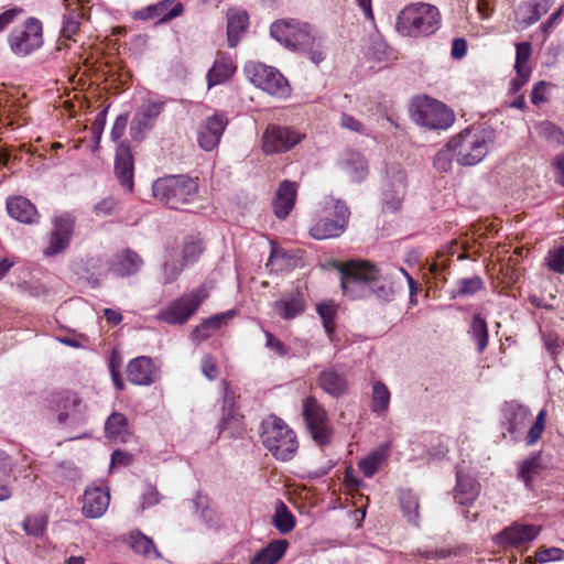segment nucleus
I'll return each instance as SVG.
<instances>
[{"instance_id": "nucleus-38", "label": "nucleus", "mask_w": 564, "mask_h": 564, "mask_svg": "<svg viewBox=\"0 0 564 564\" xmlns=\"http://www.w3.org/2000/svg\"><path fill=\"white\" fill-rule=\"evenodd\" d=\"M399 501L401 506V511L406 521L414 525L419 527L420 522V501L419 497L410 489H404L400 491Z\"/></svg>"}, {"instance_id": "nucleus-32", "label": "nucleus", "mask_w": 564, "mask_h": 564, "mask_svg": "<svg viewBox=\"0 0 564 564\" xmlns=\"http://www.w3.org/2000/svg\"><path fill=\"white\" fill-rule=\"evenodd\" d=\"M249 17L242 10H229L227 13V39L230 47L237 46L241 34L247 30Z\"/></svg>"}, {"instance_id": "nucleus-42", "label": "nucleus", "mask_w": 564, "mask_h": 564, "mask_svg": "<svg viewBox=\"0 0 564 564\" xmlns=\"http://www.w3.org/2000/svg\"><path fill=\"white\" fill-rule=\"evenodd\" d=\"M390 391L387 386L377 381L372 386L371 410L375 413H383L389 409Z\"/></svg>"}, {"instance_id": "nucleus-57", "label": "nucleus", "mask_w": 564, "mask_h": 564, "mask_svg": "<svg viewBox=\"0 0 564 564\" xmlns=\"http://www.w3.org/2000/svg\"><path fill=\"white\" fill-rule=\"evenodd\" d=\"M536 129L539 135L549 141L560 143L563 138L562 132L549 121L540 122Z\"/></svg>"}, {"instance_id": "nucleus-26", "label": "nucleus", "mask_w": 564, "mask_h": 564, "mask_svg": "<svg viewBox=\"0 0 564 564\" xmlns=\"http://www.w3.org/2000/svg\"><path fill=\"white\" fill-rule=\"evenodd\" d=\"M530 415L529 409L516 401L506 402L502 408L503 424L512 435L524 429Z\"/></svg>"}, {"instance_id": "nucleus-14", "label": "nucleus", "mask_w": 564, "mask_h": 564, "mask_svg": "<svg viewBox=\"0 0 564 564\" xmlns=\"http://www.w3.org/2000/svg\"><path fill=\"white\" fill-rule=\"evenodd\" d=\"M164 102L154 97H148L135 110L130 123V137L135 141H141L148 132L154 127L155 120L161 115Z\"/></svg>"}, {"instance_id": "nucleus-61", "label": "nucleus", "mask_w": 564, "mask_h": 564, "mask_svg": "<svg viewBox=\"0 0 564 564\" xmlns=\"http://www.w3.org/2000/svg\"><path fill=\"white\" fill-rule=\"evenodd\" d=\"M160 501V495L155 487L148 485L141 497V508L145 509Z\"/></svg>"}, {"instance_id": "nucleus-64", "label": "nucleus", "mask_w": 564, "mask_h": 564, "mask_svg": "<svg viewBox=\"0 0 564 564\" xmlns=\"http://www.w3.org/2000/svg\"><path fill=\"white\" fill-rule=\"evenodd\" d=\"M264 334H265V338H267L265 346L269 349L273 350L276 355H279L281 357H283L288 354V348L280 339L274 337L270 332H265Z\"/></svg>"}, {"instance_id": "nucleus-60", "label": "nucleus", "mask_w": 564, "mask_h": 564, "mask_svg": "<svg viewBox=\"0 0 564 564\" xmlns=\"http://www.w3.org/2000/svg\"><path fill=\"white\" fill-rule=\"evenodd\" d=\"M200 368L203 375L208 380H215L219 375L217 360L210 355H206L203 357Z\"/></svg>"}, {"instance_id": "nucleus-25", "label": "nucleus", "mask_w": 564, "mask_h": 564, "mask_svg": "<svg viewBox=\"0 0 564 564\" xmlns=\"http://www.w3.org/2000/svg\"><path fill=\"white\" fill-rule=\"evenodd\" d=\"M115 173L122 186L129 191L133 187V158L130 148L120 143L116 152Z\"/></svg>"}, {"instance_id": "nucleus-21", "label": "nucleus", "mask_w": 564, "mask_h": 564, "mask_svg": "<svg viewBox=\"0 0 564 564\" xmlns=\"http://www.w3.org/2000/svg\"><path fill=\"white\" fill-rule=\"evenodd\" d=\"M540 531V527L516 522L500 532L497 538L502 545L519 546L533 541Z\"/></svg>"}, {"instance_id": "nucleus-44", "label": "nucleus", "mask_w": 564, "mask_h": 564, "mask_svg": "<svg viewBox=\"0 0 564 564\" xmlns=\"http://www.w3.org/2000/svg\"><path fill=\"white\" fill-rule=\"evenodd\" d=\"M541 468L540 455H532L521 463L518 470V478L522 480L527 487H530L533 477L539 474Z\"/></svg>"}, {"instance_id": "nucleus-56", "label": "nucleus", "mask_w": 564, "mask_h": 564, "mask_svg": "<svg viewBox=\"0 0 564 564\" xmlns=\"http://www.w3.org/2000/svg\"><path fill=\"white\" fill-rule=\"evenodd\" d=\"M544 425H545V411L542 410L539 412V414L535 419V422L533 423V425L530 427V430L528 432V435L525 437L528 445H533L534 443H536L539 441V438L541 437V435L544 431Z\"/></svg>"}, {"instance_id": "nucleus-39", "label": "nucleus", "mask_w": 564, "mask_h": 564, "mask_svg": "<svg viewBox=\"0 0 564 564\" xmlns=\"http://www.w3.org/2000/svg\"><path fill=\"white\" fill-rule=\"evenodd\" d=\"M388 456L389 445H381L359 462V469L366 477L370 478L380 469Z\"/></svg>"}, {"instance_id": "nucleus-48", "label": "nucleus", "mask_w": 564, "mask_h": 564, "mask_svg": "<svg viewBox=\"0 0 564 564\" xmlns=\"http://www.w3.org/2000/svg\"><path fill=\"white\" fill-rule=\"evenodd\" d=\"M453 160H456L455 147H451V140L436 153L434 166L441 172H447L452 167Z\"/></svg>"}, {"instance_id": "nucleus-54", "label": "nucleus", "mask_w": 564, "mask_h": 564, "mask_svg": "<svg viewBox=\"0 0 564 564\" xmlns=\"http://www.w3.org/2000/svg\"><path fill=\"white\" fill-rule=\"evenodd\" d=\"M185 265L186 264L184 262H180L177 259H173L171 257V259L165 261L163 267V282L165 284L174 282Z\"/></svg>"}, {"instance_id": "nucleus-15", "label": "nucleus", "mask_w": 564, "mask_h": 564, "mask_svg": "<svg viewBox=\"0 0 564 564\" xmlns=\"http://www.w3.org/2000/svg\"><path fill=\"white\" fill-rule=\"evenodd\" d=\"M303 137L288 127L269 126L262 135V149L267 154L285 152L300 143Z\"/></svg>"}, {"instance_id": "nucleus-6", "label": "nucleus", "mask_w": 564, "mask_h": 564, "mask_svg": "<svg viewBox=\"0 0 564 564\" xmlns=\"http://www.w3.org/2000/svg\"><path fill=\"white\" fill-rule=\"evenodd\" d=\"M153 196L171 208L178 209L194 200L197 183L186 175H169L156 180L152 186Z\"/></svg>"}, {"instance_id": "nucleus-53", "label": "nucleus", "mask_w": 564, "mask_h": 564, "mask_svg": "<svg viewBox=\"0 0 564 564\" xmlns=\"http://www.w3.org/2000/svg\"><path fill=\"white\" fill-rule=\"evenodd\" d=\"M82 14L78 9H74L64 18L62 26V35L70 39L79 29V20Z\"/></svg>"}, {"instance_id": "nucleus-17", "label": "nucleus", "mask_w": 564, "mask_h": 564, "mask_svg": "<svg viewBox=\"0 0 564 564\" xmlns=\"http://www.w3.org/2000/svg\"><path fill=\"white\" fill-rule=\"evenodd\" d=\"M227 126L228 118L221 112L207 117L197 128L198 145L205 151H213L219 144Z\"/></svg>"}, {"instance_id": "nucleus-35", "label": "nucleus", "mask_w": 564, "mask_h": 564, "mask_svg": "<svg viewBox=\"0 0 564 564\" xmlns=\"http://www.w3.org/2000/svg\"><path fill=\"white\" fill-rule=\"evenodd\" d=\"M232 316V312H227L224 314H217L213 317H209L208 319L204 321L200 325L194 328V330L191 334L192 340L195 341L196 344H199L208 339L217 329L221 327V325L227 318H230Z\"/></svg>"}, {"instance_id": "nucleus-55", "label": "nucleus", "mask_w": 564, "mask_h": 564, "mask_svg": "<svg viewBox=\"0 0 564 564\" xmlns=\"http://www.w3.org/2000/svg\"><path fill=\"white\" fill-rule=\"evenodd\" d=\"M535 562L544 564L564 560V550L560 547H540L535 552Z\"/></svg>"}, {"instance_id": "nucleus-63", "label": "nucleus", "mask_w": 564, "mask_h": 564, "mask_svg": "<svg viewBox=\"0 0 564 564\" xmlns=\"http://www.w3.org/2000/svg\"><path fill=\"white\" fill-rule=\"evenodd\" d=\"M22 291L30 296L41 297L47 294V289L41 282H24L20 285Z\"/></svg>"}, {"instance_id": "nucleus-30", "label": "nucleus", "mask_w": 564, "mask_h": 564, "mask_svg": "<svg viewBox=\"0 0 564 564\" xmlns=\"http://www.w3.org/2000/svg\"><path fill=\"white\" fill-rule=\"evenodd\" d=\"M551 8L550 0H534L520 4L516 12L517 21L522 28L538 22Z\"/></svg>"}, {"instance_id": "nucleus-31", "label": "nucleus", "mask_w": 564, "mask_h": 564, "mask_svg": "<svg viewBox=\"0 0 564 564\" xmlns=\"http://www.w3.org/2000/svg\"><path fill=\"white\" fill-rule=\"evenodd\" d=\"M341 169L355 182H361L368 174V163L364 155L356 151H347L340 159Z\"/></svg>"}, {"instance_id": "nucleus-10", "label": "nucleus", "mask_w": 564, "mask_h": 564, "mask_svg": "<svg viewBox=\"0 0 564 564\" xmlns=\"http://www.w3.org/2000/svg\"><path fill=\"white\" fill-rule=\"evenodd\" d=\"M48 409L56 413L57 422L63 425H79L86 419V405L70 391L52 393Z\"/></svg>"}, {"instance_id": "nucleus-24", "label": "nucleus", "mask_w": 564, "mask_h": 564, "mask_svg": "<svg viewBox=\"0 0 564 564\" xmlns=\"http://www.w3.org/2000/svg\"><path fill=\"white\" fill-rule=\"evenodd\" d=\"M297 194V184L283 181L276 189L273 199V213L279 219H285L294 207Z\"/></svg>"}, {"instance_id": "nucleus-3", "label": "nucleus", "mask_w": 564, "mask_h": 564, "mask_svg": "<svg viewBox=\"0 0 564 564\" xmlns=\"http://www.w3.org/2000/svg\"><path fill=\"white\" fill-rule=\"evenodd\" d=\"M494 141L495 133L492 129L485 126H473L453 137L451 147H455L458 164L471 166L486 158Z\"/></svg>"}, {"instance_id": "nucleus-23", "label": "nucleus", "mask_w": 564, "mask_h": 564, "mask_svg": "<svg viewBox=\"0 0 564 564\" xmlns=\"http://www.w3.org/2000/svg\"><path fill=\"white\" fill-rule=\"evenodd\" d=\"M219 434L236 438L240 437L245 432L243 416L234 408L228 393L225 394L223 405V416L218 423Z\"/></svg>"}, {"instance_id": "nucleus-59", "label": "nucleus", "mask_w": 564, "mask_h": 564, "mask_svg": "<svg viewBox=\"0 0 564 564\" xmlns=\"http://www.w3.org/2000/svg\"><path fill=\"white\" fill-rule=\"evenodd\" d=\"M339 124L341 128L350 130L352 132H357L360 134H368L367 129L364 126V123L350 115L343 113L340 116Z\"/></svg>"}, {"instance_id": "nucleus-19", "label": "nucleus", "mask_w": 564, "mask_h": 564, "mask_svg": "<svg viewBox=\"0 0 564 564\" xmlns=\"http://www.w3.org/2000/svg\"><path fill=\"white\" fill-rule=\"evenodd\" d=\"M109 489L104 485L89 486L84 494L83 513L88 518H99L108 509Z\"/></svg>"}, {"instance_id": "nucleus-36", "label": "nucleus", "mask_w": 564, "mask_h": 564, "mask_svg": "<svg viewBox=\"0 0 564 564\" xmlns=\"http://www.w3.org/2000/svg\"><path fill=\"white\" fill-rule=\"evenodd\" d=\"M286 540H275L259 551L249 564H276L284 555L288 549Z\"/></svg>"}, {"instance_id": "nucleus-9", "label": "nucleus", "mask_w": 564, "mask_h": 564, "mask_svg": "<svg viewBox=\"0 0 564 564\" xmlns=\"http://www.w3.org/2000/svg\"><path fill=\"white\" fill-rule=\"evenodd\" d=\"M208 293L204 286H199L183 294L160 311L158 318L170 325L185 324L193 316Z\"/></svg>"}, {"instance_id": "nucleus-45", "label": "nucleus", "mask_w": 564, "mask_h": 564, "mask_svg": "<svg viewBox=\"0 0 564 564\" xmlns=\"http://www.w3.org/2000/svg\"><path fill=\"white\" fill-rule=\"evenodd\" d=\"M484 288V280L479 275L459 279L456 282L454 296H469L479 292Z\"/></svg>"}, {"instance_id": "nucleus-13", "label": "nucleus", "mask_w": 564, "mask_h": 564, "mask_svg": "<svg viewBox=\"0 0 564 564\" xmlns=\"http://www.w3.org/2000/svg\"><path fill=\"white\" fill-rule=\"evenodd\" d=\"M303 416L307 429L318 445H326L330 441L332 427L328 424L324 408L314 397H307L303 401Z\"/></svg>"}, {"instance_id": "nucleus-27", "label": "nucleus", "mask_w": 564, "mask_h": 564, "mask_svg": "<svg viewBox=\"0 0 564 564\" xmlns=\"http://www.w3.org/2000/svg\"><path fill=\"white\" fill-rule=\"evenodd\" d=\"M273 308L283 319H292L304 312V295L299 290L285 293L274 302Z\"/></svg>"}, {"instance_id": "nucleus-50", "label": "nucleus", "mask_w": 564, "mask_h": 564, "mask_svg": "<svg viewBox=\"0 0 564 564\" xmlns=\"http://www.w3.org/2000/svg\"><path fill=\"white\" fill-rule=\"evenodd\" d=\"M545 261L550 270L558 274H564V246L551 249Z\"/></svg>"}, {"instance_id": "nucleus-5", "label": "nucleus", "mask_w": 564, "mask_h": 564, "mask_svg": "<svg viewBox=\"0 0 564 564\" xmlns=\"http://www.w3.org/2000/svg\"><path fill=\"white\" fill-rule=\"evenodd\" d=\"M262 443L280 460L291 459L297 449L295 433L275 415H269L262 422Z\"/></svg>"}, {"instance_id": "nucleus-12", "label": "nucleus", "mask_w": 564, "mask_h": 564, "mask_svg": "<svg viewBox=\"0 0 564 564\" xmlns=\"http://www.w3.org/2000/svg\"><path fill=\"white\" fill-rule=\"evenodd\" d=\"M9 43L12 52L25 56L40 48L43 44L42 24L34 18H29L23 28L11 32Z\"/></svg>"}, {"instance_id": "nucleus-7", "label": "nucleus", "mask_w": 564, "mask_h": 564, "mask_svg": "<svg viewBox=\"0 0 564 564\" xmlns=\"http://www.w3.org/2000/svg\"><path fill=\"white\" fill-rule=\"evenodd\" d=\"M271 35L285 47L294 51H307L316 41V31L307 23L296 20L274 22Z\"/></svg>"}, {"instance_id": "nucleus-46", "label": "nucleus", "mask_w": 564, "mask_h": 564, "mask_svg": "<svg viewBox=\"0 0 564 564\" xmlns=\"http://www.w3.org/2000/svg\"><path fill=\"white\" fill-rule=\"evenodd\" d=\"M318 315L323 321L324 328L328 335L334 332V319L337 313V305L334 301H325L316 307Z\"/></svg>"}, {"instance_id": "nucleus-58", "label": "nucleus", "mask_w": 564, "mask_h": 564, "mask_svg": "<svg viewBox=\"0 0 564 564\" xmlns=\"http://www.w3.org/2000/svg\"><path fill=\"white\" fill-rule=\"evenodd\" d=\"M202 253V246L197 241L185 242L182 251V262L185 264L196 261Z\"/></svg>"}, {"instance_id": "nucleus-1", "label": "nucleus", "mask_w": 564, "mask_h": 564, "mask_svg": "<svg viewBox=\"0 0 564 564\" xmlns=\"http://www.w3.org/2000/svg\"><path fill=\"white\" fill-rule=\"evenodd\" d=\"M340 274L343 292L352 300L371 294L381 300L392 296L391 273L368 261H348L341 264Z\"/></svg>"}, {"instance_id": "nucleus-40", "label": "nucleus", "mask_w": 564, "mask_h": 564, "mask_svg": "<svg viewBox=\"0 0 564 564\" xmlns=\"http://www.w3.org/2000/svg\"><path fill=\"white\" fill-rule=\"evenodd\" d=\"M468 334L477 346V351L482 352L488 345V326L486 319L480 314H475L469 324Z\"/></svg>"}, {"instance_id": "nucleus-52", "label": "nucleus", "mask_w": 564, "mask_h": 564, "mask_svg": "<svg viewBox=\"0 0 564 564\" xmlns=\"http://www.w3.org/2000/svg\"><path fill=\"white\" fill-rule=\"evenodd\" d=\"M79 477V470L72 463H62L54 470V479L56 481L66 482L74 481Z\"/></svg>"}, {"instance_id": "nucleus-28", "label": "nucleus", "mask_w": 564, "mask_h": 564, "mask_svg": "<svg viewBox=\"0 0 564 564\" xmlns=\"http://www.w3.org/2000/svg\"><path fill=\"white\" fill-rule=\"evenodd\" d=\"M7 210L10 217L23 224H34L39 218L36 207L22 196L9 197Z\"/></svg>"}, {"instance_id": "nucleus-4", "label": "nucleus", "mask_w": 564, "mask_h": 564, "mask_svg": "<svg viewBox=\"0 0 564 564\" xmlns=\"http://www.w3.org/2000/svg\"><path fill=\"white\" fill-rule=\"evenodd\" d=\"M349 216L350 212L341 200L326 197L310 228V236L316 240L337 238L346 230Z\"/></svg>"}, {"instance_id": "nucleus-18", "label": "nucleus", "mask_w": 564, "mask_h": 564, "mask_svg": "<svg viewBox=\"0 0 564 564\" xmlns=\"http://www.w3.org/2000/svg\"><path fill=\"white\" fill-rule=\"evenodd\" d=\"M388 175L389 180L383 189V205L390 210H397L405 194L406 175L397 167H391Z\"/></svg>"}, {"instance_id": "nucleus-33", "label": "nucleus", "mask_w": 564, "mask_h": 564, "mask_svg": "<svg viewBox=\"0 0 564 564\" xmlns=\"http://www.w3.org/2000/svg\"><path fill=\"white\" fill-rule=\"evenodd\" d=\"M318 386L333 397H340L348 389L346 378L334 369H326L319 373Z\"/></svg>"}, {"instance_id": "nucleus-16", "label": "nucleus", "mask_w": 564, "mask_h": 564, "mask_svg": "<svg viewBox=\"0 0 564 564\" xmlns=\"http://www.w3.org/2000/svg\"><path fill=\"white\" fill-rule=\"evenodd\" d=\"M53 229L48 236L47 246L43 253L46 257H54L64 252L70 242L75 219L68 215H59L53 218Z\"/></svg>"}, {"instance_id": "nucleus-49", "label": "nucleus", "mask_w": 564, "mask_h": 564, "mask_svg": "<svg viewBox=\"0 0 564 564\" xmlns=\"http://www.w3.org/2000/svg\"><path fill=\"white\" fill-rule=\"evenodd\" d=\"M532 53V46L529 42H521L516 45L514 69L531 70L529 61Z\"/></svg>"}, {"instance_id": "nucleus-8", "label": "nucleus", "mask_w": 564, "mask_h": 564, "mask_svg": "<svg viewBox=\"0 0 564 564\" xmlns=\"http://www.w3.org/2000/svg\"><path fill=\"white\" fill-rule=\"evenodd\" d=\"M413 121L431 130H445L454 122V113L443 102L433 98H419L412 106Z\"/></svg>"}, {"instance_id": "nucleus-62", "label": "nucleus", "mask_w": 564, "mask_h": 564, "mask_svg": "<svg viewBox=\"0 0 564 564\" xmlns=\"http://www.w3.org/2000/svg\"><path fill=\"white\" fill-rule=\"evenodd\" d=\"M531 70L516 69V77L510 82L509 90L512 94H517L529 80Z\"/></svg>"}, {"instance_id": "nucleus-47", "label": "nucleus", "mask_w": 564, "mask_h": 564, "mask_svg": "<svg viewBox=\"0 0 564 564\" xmlns=\"http://www.w3.org/2000/svg\"><path fill=\"white\" fill-rule=\"evenodd\" d=\"M106 433L109 437H121L127 433V419L121 413H112L105 424Z\"/></svg>"}, {"instance_id": "nucleus-43", "label": "nucleus", "mask_w": 564, "mask_h": 564, "mask_svg": "<svg viewBox=\"0 0 564 564\" xmlns=\"http://www.w3.org/2000/svg\"><path fill=\"white\" fill-rule=\"evenodd\" d=\"M273 524L282 534H286L294 529L295 518L284 503H280L276 508L273 516Z\"/></svg>"}, {"instance_id": "nucleus-34", "label": "nucleus", "mask_w": 564, "mask_h": 564, "mask_svg": "<svg viewBox=\"0 0 564 564\" xmlns=\"http://www.w3.org/2000/svg\"><path fill=\"white\" fill-rule=\"evenodd\" d=\"M479 494V484L476 479L457 473V484L454 489V499L459 505H470Z\"/></svg>"}, {"instance_id": "nucleus-11", "label": "nucleus", "mask_w": 564, "mask_h": 564, "mask_svg": "<svg viewBox=\"0 0 564 564\" xmlns=\"http://www.w3.org/2000/svg\"><path fill=\"white\" fill-rule=\"evenodd\" d=\"M245 70L250 82L263 91L279 97L289 94L288 80L274 67L262 63H249Z\"/></svg>"}, {"instance_id": "nucleus-41", "label": "nucleus", "mask_w": 564, "mask_h": 564, "mask_svg": "<svg viewBox=\"0 0 564 564\" xmlns=\"http://www.w3.org/2000/svg\"><path fill=\"white\" fill-rule=\"evenodd\" d=\"M129 544L137 553L148 557L158 558L160 556L153 541L141 532H132L129 536Z\"/></svg>"}, {"instance_id": "nucleus-20", "label": "nucleus", "mask_w": 564, "mask_h": 564, "mask_svg": "<svg viewBox=\"0 0 564 564\" xmlns=\"http://www.w3.org/2000/svg\"><path fill=\"white\" fill-rule=\"evenodd\" d=\"M183 11L184 7L181 2L162 0L135 12L134 18L140 20L158 19L160 22H167L180 17Z\"/></svg>"}, {"instance_id": "nucleus-22", "label": "nucleus", "mask_w": 564, "mask_h": 564, "mask_svg": "<svg viewBox=\"0 0 564 564\" xmlns=\"http://www.w3.org/2000/svg\"><path fill=\"white\" fill-rule=\"evenodd\" d=\"M127 378L132 384L150 386L156 380V368L151 358L137 357L127 366Z\"/></svg>"}, {"instance_id": "nucleus-37", "label": "nucleus", "mask_w": 564, "mask_h": 564, "mask_svg": "<svg viewBox=\"0 0 564 564\" xmlns=\"http://www.w3.org/2000/svg\"><path fill=\"white\" fill-rule=\"evenodd\" d=\"M236 70L234 62L228 56H218L207 74L208 85L225 83Z\"/></svg>"}, {"instance_id": "nucleus-29", "label": "nucleus", "mask_w": 564, "mask_h": 564, "mask_svg": "<svg viewBox=\"0 0 564 564\" xmlns=\"http://www.w3.org/2000/svg\"><path fill=\"white\" fill-rule=\"evenodd\" d=\"M142 264L141 257L137 252L127 249L112 259L110 271L118 276H128L139 272Z\"/></svg>"}, {"instance_id": "nucleus-2", "label": "nucleus", "mask_w": 564, "mask_h": 564, "mask_svg": "<svg viewBox=\"0 0 564 564\" xmlns=\"http://www.w3.org/2000/svg\"><path fill=\"white\" fill-rule=\"evenodd\" d=\"M440 10L430 3L415 2L404 7L397 17L395 30L406 37L429 36L441 28Z\"/></svg>"}, {"instance_id": "nucleus-51", "label": "nucleus", "mask_w": 564, "mask_h": 564, "mask_svg": "<svg viewBox=\"0 0 564 564\" xmlns=\"http://www.w3.org/2000/svg\"><path fill=\"white\" fill-rule=\"evenodd\" d=\"M46 519L43 516H29L23 521L25 532L33 536H40L44 533Z\"/></svg>"}]
</instances>
